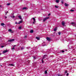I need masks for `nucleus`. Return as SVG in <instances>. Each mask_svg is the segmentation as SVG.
I'll return each instance as SVG.
<instances>
[{
	"label": "nucleus",
	"mask_w": 76,
	"mask_h": 76,
	"mask_svg": "<svg viewBox=\"0 0 76 76\" xmlns=\"http://www.w3.org/2000/svg\"><path fill=\"white\" fill-rule=\"evenodd\" d=\"M48 19H49V17H47L45 18L43 20V22H45L46 20H47Z\"/></svg>",
	"instance_id": "nucleus-1"
},
{
	"label": "nucleus",
	"mask_w": 76,
	"mask_h": 76,
	"mask_svg": "<svg viewBox=\"0 0 76 76\" xmlns=\"http://www.w3.org/2000/svg\"><path fill=\"white\" fill-rule=\"evenodd\" d=\"M71 24H72L73 26H75L76 25V23L75 22H73L71 23Z\"/></svg>",
	"instance_id": "nucleus-2"
},
{
	"label": "nucleus",
	"mask_w": 76,
	"mask_h": 76,
	"mask_svg": "<svg viewBox=\"0 0 76 76\" xmlns=\"http://www.w3.org/2000/svg\"><path fill=\"white\" fill-rule=\"evenodd\" d=\"M15 41V39H12L8 40V42H13V41Z\"/></svg>",
	"instance_id": "nucleus-3"
},
{
	"label": "nucleus",
	"mask_w": 76,
	"mask_h": 76,
	"mask_svg": "<svg viewBox=\"0 0 76 76\" xmlns=\"http://www.w3.org/2000/svg\"><path fill=\"white\" fill-rule=\"evenodd\" d=\"M46 39L48 41H50V40H51V39H50V37H47Z\"/></svg>",
	"instance_id": "nucleus-4"
},
{
	"label": "nucleus",
	"mask_w": 76,
	"mask_h": 76,
	"mask_svg": "<svg viewBox=\"0 0 76 76\" xmlns=\"http://www.w3.org/2000/svg\"><path fill=\"white\" fill-rule=\"evenodd\" d=\"M62 25L63 26H64V25H65V23H64V21H63L62 22Z\"/></svg>",
	"instance_id": "nucleus-5"
},
{
	"label": "nucleus",
	"mask_w": 76,
	"mask_h": 76,
	"mask_svg": "<svg viewBox=\"0 0 76 76\" xmlns=\"http://www.w3.org/2000/svg\"><path fill=\"white\" fill-rule=\"evenodd\" d=\"M18 18H19L20 19H21V20H22V17H21V16H19Z\"/></svg>",
	"instance_id": "nucleus-6"
},
{
	"label": "nucleus",
	"mask_w": 76,
	"mask_h": 76,
	"mask_svg": "<svg viewBox=\"0 0 76 76\" xmlns=\"http://www.w3.org/2000/svg\"><path fill=\"white\" fill-rule=\"evenodd\" d=\"M7 50H4V51H3V53H7Z\"/></svg>",
	"instance_id": "nucleus-7"
},
{
	"label": "nucleus",
	"mask_w": 76,
	"mask_h": 76,
	"mask_svg": "<svg viewBox=\"0 0 76 76\" xmlns=\"http://www.w3.org/2000/svg\"><path fill=\"white\" fill-rule=\"evenodd\" d=\"M65 6L66 7H67L68 6H69V4H67L66 3H65Z\"/></svg>",
	"instance_id": "nucleus-8"
},
{
	"label": "nucleus",
	"mask_w": 76,
	"mask_h": 76,
	"mask_svg": "<svg viewBox=\"0 0 76 76\" xmlns=\"http://www.w3.org/2000/svg\"><path fill=\"white\" fill-rule=\"evenodd\" d=\"M33 32H34V31L33 30H31L30 31V33H33Z\"/></svg>",
	"instance_id": "nucleus-9"
},
{
	"label": "nucleus",
	"mask_w": 76,
	"mask_h": 76,
	"mask_svg": "<svg viewBox=\"0 0 76 76\" xmlns=\"http://www.w3.org/2000/svg\"><path fill=\"white\" fill-rule=\"evenodd\" d=\"M26 9H27V8L25 7L23 8L22 9H23V10H26Z\"/></svg>",
	"instance_id": "nucleus-10"
},
{
	"label": "nucleus",
	"mask_w": 76,
	"mask_h": 76,
	"mask_svg": "<svg viewBox=\"0 0 76 76\" xmlns=\"http://www.w3.org/2000/svg\"><path fill=\"white\" fill-rule=\"evenodd\" d=\"M21 50H23L24 49V48L23 47H21L20 48Z\"/></svg>",
	"instance_id": "nucleus-11"
},
{
	"label": "nucleus",
	"mask_w": 76,
	"mask_h": 76,
	"mask_svg": "<svg viewBox=\"0 0 76 76\" xmlns=\"http://www.w3.org/2000/svg\"><path fill=\"white\" fill-rule=\"evenodd\" d=\"M53 30H54V31L56 32V31H57V27H56L55 28V29Z\"/></svg>",
	"instance_id": "nucleus-12"
},
{
	"label": "nucleus",
	"mask_w": 76,
	"mask_h": 76,
	"mask_svg": "<svg viewBox=\"0 0 76 76\" xmlns=\"http://www.w3.org/2000/svg\"><path fill=\"white\" fill-rule=\"evenodd\" d=\"M45 56H46V55H44L42 59H44V58H45Z\"/></svg>",
	"instance_id": "nucleus-13"
},
{
	"label": "nucleus",
	"mask_w": 76,
	"mask_h": 76,
	"mask_svg": "<svg viewBox=\"0 0 76 76\" xmlns=\"http://www.w3.org/2000/svg\"><path fill=\"white\" fill-rule=\"evenodd\" d=\"M22 22V20H20L19 23H19V24L20 23H21Z\"/></svg>",
	"instance_id": "nucleus-14"
},
{
	"label": "nucleus",
	"mask_w": 76,
	"mask_h": 76,
	"mask_svg": "<svg viewBox=\"0 0 76 76\" xmlns=\"http://www.w3.org/2000/svg\"><path fill=\"white\" fill-rule=\"evenodd\" d=\"M33 20L34 22H36V21L35 20V18H33Z\"/></svg>",
	"instance_id": "nucleus-15"
},
{
	"label": "nucleus",
	"mask_w": 76,
	"mask_h": 76,
	"mask_svg": "<svg viewBox=\"0 0 76 76\" xmlns=\"http://www.w3.org/2000/svg\"><path fill=\"white\" fill-rule=\"evenodd\" d=\"M36 39H38V40H39V37H36Z\"/></svg>",
	"instance_id": "nucleus-16"
},
{
	"label": "nucleus",
	"mask_w": 76,
	"mask_h": 76,
	"mask_svg": "<svg viewBox=\"0 0 76 76\" xmlns=\"http://www.w3.org/2000/svg\"><path fill=\"white\" fill-rule=\"evenodd\" d=\"M9 66H14L13 64H9Z\"/></svg>",
	"instance_id": "nucleus-17"
},
{
	"label": "nucleus",
	"mask_w": 76,
	"mask_h": 76,
	"mask_svg": "<svg viewBox=\"0 0 76 76\" xmlns=\"http://www.w3.org/2000/svg\"><path fill=\"white\" fill-rule=\"evenodd\" d=\"M1 26H3V25H4V23H1Z\"/></svg>",
	"instance_id": "nucleus-18"
},
{
	"label": "nucleus",
	"mask_w": 76,
	"mask_h": 76,
	"mask_svg": "<svg viewBox=\"0 0 76 76\" xmlns=\"http://www.w3.org/2000/svg\"><path fill=\"white\" fill-rule=\"evenodd\" d=\"M45 74H47V70L45 71Z\"/></svg>",
	"instance_id": "nucleus-19"
},
{
	"label": "nucleus",
	"mask_w": 76,
	"mask_h": 76,
	"mask_svg": "<svg viewBox=\"0 0 76 76\" xmlns=\"http://www.w3.org/2000/svg\"><path fill=\"white\" fill-rule=\"evenodd\" d=\"M56 3H58L59 2V0H56Z\"/></svg>",
	"instance_id": "nucleus-20"
},
{
	"label": "nucleus",
	"mask_w": 76,
	"mask_h": 76,
	"mask_svg": "<svg viewBox=\"0 0 76 76\" xmlns=\"http://www.w3.org/2000/svg\"><path fill=\"white\" fill-rule=\"evenodd\" d=\"M8 31H9V32H10V31H12V29H9Z\"/></svg>",
	"instance_id": "nucleus-21"
},
{
	"label": "nucleus",
	"mask_w": 76,
	"mask_h": 76,
	"mask_svg": "<svg viewBox=\"0 0 76 76\" xmlns=\"http://www.w3.org/2000/svg\"><path fill=\"white\" fill-rule=\"evenodd\" d=\"M27 36H25L24 38H25V39H26V38H27Z\"/></svg>",
	"instance_id": "nucleus-22"
},
{
	"label": "nucleus",
	"mask_w": 76,
	"mask_h": 76,
	"mask_svg": "<svg viewBox=\"0 0 76 76\" xmlns=\"http://www.w3.org/2000/svg\"><path fill=\"white\" fill-rule=\"evenodd\" d=\"M11 18H15V16L13 15V16H11Z\"/></svg>",
	"instance_id": "nucleus-23"
},
{
	"label": "nucleus",
	"mask_w": 76,
	"mask_h": 76,
	"mask_svg": "<svg viewBox=\"0 0 76 76\" xmlns=\"http://www.w3.org/2000/svg\"><path fill=\"white\" fill-rule=\"evenodd\" d=\"M22 28V27H21V26H19L18 29H21V28Z\"/></svg>",
	"instance_id": "nucleus-24"
},
{
	"label": "nucleus",
	"mask_w": 76,
	"mask_h": 76,
	"mask_svg": "<svg viewBox=\"0 0 76 76\" xmlns=\"http://www.w3.org/2000/svg\"><path fill=\"white\" fill-rule=\"evenodd\" d=\"M58 76H63V75H61L60 74H58Z\"/></svg>",
	"instance_id": "nucleus-25"
},
{
	"label": "nucleus",
	"mask_w": 76,
	"mask_h": 76,
	"mask_svg": "<svg viewBox=\"0 0 76 76\" xmlns=\"http://www.w3.org/2000/svg\"><path fill=\"white\" fill-rule=\"evenodd\" d=\"M10 5V3H8L7 4V6H9V5Z\"/></svg>",
	"instance_id": "nucleus-26"
},
{
	"label": "nucleus",
	"mask_w": 76,
	"mask_h": 76,
	"mask_svg": "<svg viewBox=\"0 0 76 76\" xmlns=\"http://www.w3.org/2000/svg\"><path fill=\"white\" fill-rule=\"evenodd\" d=\"M67 73V70H66L65 71V72L64 73Z\"/></svg>",
	"instance_id": "nucleus-27"
},
{
	"label": "nucleus",
	"mask_w": 76,
	"mask_h": 76,
	"mask_svg": "<svg viewBox=\"0 0 76 76\" xmlns=\"http://www.w3.org/2000/svg\"><path fill=\"white\" fill-rule=\"evenodd\" d=\"M55 7H56V8H58V6H57L56 5Z\"/></svg>",
	"instance_id": "nucleus-28"
},
{
	"label": "nucleus",
	"mask_w": 76,
	"mask_h": 76,
	"mask_svg": "<svg viewBox=\"0 0 76 76\" xmlns=\"http://www.w3.org/2000/svg\"><path fill=\"white\" fill-rule=\"evenodd\" d=\"M70 12H74V10H70Z\"/></svg>",
	"instance_id": "nucleus-29"
},
{
	"label": "nucleus",
	"mask_w": 76,
	"mask_h": 76,
	"mask_svg": "<svg viewBox=\"0 0 76 76\" xmlns=\"http://www.w3.org/2000/svg\"><path fill=\"white\" fill-rule=\"evenodd\" d=\"M35 22L36 21H34V22H33V24H35Z\"/></svg>",
	"instance_id": "nucleus-30"
},
{
	"label": "nucleus",
	"mask_w": 76,
	"mask_h": 76,
	"mask_svg": "<svg viewBox=\"0 0 76 76\" xmlns=\"http://www.w3.org/2000/svg\"><path fill=\"white\" fill-rule=\"evenodd\" d=\"M33 58H34V59H36L37 58H36V57L35 56H33Z\"/></svg>",
	"instance_id": "nucleus-31"
},
{
	"label": "nucleus",
	"mask_w": 76,
	"mask_h": 76,
	"mask_svg": "<svg viewBox=\"0 0 76 76\" xmlns=\"http://www.w3.org/2000/svg\"><path fill=\"white\" fill-rule=\"evenodd\" d=\"M10 32L11 33H13V31H12V30H11V31H10Z\"/></svg>",
	"instance_id": "nucleus-32"
},
{
	"label": "nucleus",
	"mask_w": 76,
	"mask_h": 76,
	"mask_svg": "<svg viewBox=\"0 0 76 76\" xmlns=\"http://www.w3.org/2000/svg\"><path fill=\"white\" fill-rule=\"evenodd\" d=\"M61 3H62V4H63V1L62 0L61 1Z\"/></svg>",
	"instance_id": "nucleus-33"
},
{
	"label": "nucleus",
	"mask_w": 76,
	"mask_h": 76,
	"mask_svg": "<svg viewBox=\"0 0 76 76\" xmlns=\"http://www.w3.org/2000/svg\"><path fill=\"white\" fill-rule=\"evenodd\" d=\"M61 52L62 53H64V50H61Z\"/></svg>",
	"instance_id": "nucleus-34"
},
{
	"label": "nucleus",
	"mask_w": 76,
	"mask_h": 76,
	"mask_svg": "<svg viewBox=\"0 0 76 76\" xmlns=\"http://www.w3.org/2000/svg\"><path fill=\"white\" fill-rule=\"evenodd\" d=\"M15 48H12V50H15Z\"/></svg>",
	"instance_id": "nucleus-35"
},
{
	"label": "nucleus",
	"mask_w": 76,
	"mask_h": 76,
	"mask_svg": "<svg viewBox=\"0 0 76 76\" xmlns=\"http://www.w3.org/2000/svg\"><path fill=\"white\" fill-rule=\"evenodd\" d=\"M42 63H44V61H43V59H42Z\"/></svg>",
	"instance_id": "nucleus-36"
},
{
	"label": "nucleus",
	"mask_w": 76,
	"mask_h": 76,
	"mask_svg": "<svg viewBox=\"0 0 76 76\" xmlns=\"http://www.w3.org/2000/svg\"><path fill=\"white\" fill-rule=\"evenodd\" d=\"M4 46H1V48H3Z\"/></svg>",
	"instance_id": "nucleus-37"
},
{
	"label": "nucleus",
	"mask_w": 76,
	"mask_h": 76,
	"mask_svg": "<svg viewBox=\"0 0 76 76\" xmlns=\"http://www.w3.org/2000/svg\"><path fill=\"white\" fill-rule=\"evenodd\" d=\"M58 33L59 35H60V34H61V33H60V32H59Z\"/></svg>",
	"instance_id": "nucleus-38"
},
{
	"label": "nucleus",
	"mask_w": 76,
	"mask_h": 76,
	"mask_svg": "<svg viewBox=\"0 0 76 76\" xmlns=\"http://www.w3.org/2000/svg\"><path fill=\"white\" fill-rule=\"evenodd\" d=\"M50 15H51L50 14H49L48 15V16H50Z\"/></svg>",
	"instance_id": "nucleus-39"
},
{
	"label": "nucleus",
	"mask_w": 76,
	"mask_h": 76,
	"mask_svg": "<svg viewBox=\"0 0 76 76\" xmlns=\"http://www.w3.org/2000/svg\"><path fill=\"white\" fill-rule=\"evenodd\" d=\"M66 76H69V73H67L66 74Z\"/></svg>",
	"instance_id": "nucleus-40"
},
{
	"label": "nucleus",
	"mask_w": 76,
	"mask_h": 76,
	"mask_svg": "<svg viewBox=\"0 0 76 76\" xmlns=\"http://www.w3.org/2000/svg\"><path fill=\"white\" fill-rule=\"evenodd\" d=\"M12 46H13L14 47H16V45H12Z\"/></svg>",
	"instance_id": "nucleus-41"
},
{
	"label": "nucleus",
	"mask_w": 76,
	"mask_h": 76,
	"mask_svg": "<svg viewBox=\"0 0 76 76\" xmlns=\"http://www.w3.org/2000/svg\"><path fill=\"white\" fill-rule=\"evenodd\" d=\"M7 18V17H6V16H5V19H6V18Z\"/></svg>",
	"instance_id": "nucleus-42"
},
{
	"label": "nucleus",
	"mask_w": 76,
	"mask_h": 76,
	"mask_svg": "<svg viewBox=\"0 0 76 76\" xmlns=\"http://www.w3.org/2000/svg\"><path fill=\"white\" fill-rule=\"evenodd\" d=\"M7 13H8V11H7V12L6 13V15H7Z\"/></svg>",
	"instance_id": "nucleus-43"
},
{
	"label": "nucleus",
	"mask_w": 76,
	"mask_h": 76,
	"mask_svg": "<svg viewBox=\"0 0 76 76\" xmlns=\"http://www.w3.org/2000/svg\"><path fill=\"white\" fill-rule=\"evenodd\" d=\"M18 23H17V22H15V24H18Z\"/></svg>",
	"instance_id": "nucleus-44"
},
{
	"label": "nucleus",
	"mask_w": 76,
	"mask_h": 76,
	"mask_svg": "<svg viewBox=\"0 0 76 76\" xmlns=\"http://www.w3.org/2000/svg\"><path fill=\"white\" fill-rule=\"evenodd\" d=\"M45 45H42V46H45Z\"/></svg>",
	"instance_id": "nucleus-45"
},
{
	"label": "nucleus",
	"mask_w": 76,
	"mask_h": 76,
	"mask_svg": "<svg viewBox=\"0 0 76 76\" xmlns=\"http://www.w3.org/2000/svg\"><path fill=\"white\" fill-rule=\"evenodd\" d=\"M1 7V5H0V7Z\"/></svg>",
	"instance_id": "nucleus-46"
},
{
	"label": "nucleus",
	"mask_w": 76,
	"mask_h": 76,
	"mask_svg": "<svg viewBox=\"0 0 76 76\" xmlns=\"http://www.w3.org/2000/svg\"><path fill=\"white\" fill-rule=\"evenodd\" d=\"M0 66H2V65H1Z\"/></svg>",
	"instance_id": "nucleus-47"
},
{
	"label": "nucleus",
	"mask_w": 76,
	"mask_h": 76,
	"mask_svg": "<svg viewBox=\"0 0 76 76\" xmlns=\"http://www.w3.org/2000/svg\"><path fill=\"white\" fill-rule=\"evenodd\" d=\"M14 15V14L13 13V14H12V15Z\"/></svg>",
	"instance_id": "nucleus-48"
},
{
	"label": "nucleus",
	"mask_w": 76,
	"mask_h": 76,
	"mask_svg": "<svg viewBox=\"0 0 76 76\" xmlns=\"http://www.w3.org/2000/svg\"><path fill=\"white\" fill-rule=\"evenodd\" d=\"M1 53H0V55H1Z\"/></svg>",
	"instance_id": "nucleus-49"
},
{
	"label": "nucleus",
	"mask_w": 76,
	"mask_h": 76,
	"mask_svg": "<svg viewBox=\"0 0 76 76\" xmlns=\"http://www.w3.org/2000/svg\"><path fill=\"white\" fill-rule=\"evenodd\" d=\"M48 50H47V51H48Z\"/></svg>",
	"instance_id": "nucleus-50"
},
{
	"label": "nucleus",
	"mask_w": 76,
	"mask_h": 76,
	"mask_svg": "<svg viewBox=\"0 0 76 76\" xmlns=\"http://www.w3.org/2000/svg\"><path fill=\"white\" fill-rule=\"evenodd\" d=\"M29 62H30L29 61Z\"/></svg>",
	"instance_id": "nucleus-51"
},
{
	"label": "nucleus",
	"mask_w": 76,
	"mask_h": 76,
	"mask_svg": "<svg viewBox=\"0 0 76 76\" xmlns=\"http://www.w3.org/2000/svg\"><path fill=\"white\" fill-rule=\"evenodd\" d=\"M71 42H72V41H71Z\"/></svg>",
	"instance_id": "nucleus-52"
}]
</instances>
